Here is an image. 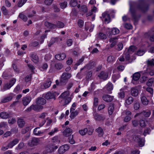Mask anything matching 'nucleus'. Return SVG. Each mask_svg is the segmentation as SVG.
I'll list each match as a JSON object with an SVG mask.
<instances>
[{"instance_id":"f257e3e1","label":"nucleus","mask_w":154,"mask_h":154,"mask_svg":"<svg viewBox=\"0 0 154 154\" xmlns=\"http://www.w3.org/2000/svg\"><path fill=\"white\" fill-rule=\"evenodd\" d=\"M69 91H66L62 93L59 97V103H60L62 105L64 106L67 105L71 101L73 97L72 94L69 97Z\"/></svg>"},{"instance_id":"f03ea898","label":"nucleus","mask_w":154,"mask_h":154,"mask_svg":"<svg viewBox=\"0 0 154 154\" xmlns=\"http://www.w3.org/2000/svg\"><path fill=\"white\" fill-rule=\"evenodd\" d=\"M71 77V74L68 72L63 73L61 77L60 82L61 83L65 84L67 82V80Z\"/></svg>"},{"instance_id":"7ed1b4c3","label":"nucleus","mask_w":154,"mask_h":154,"mask_svg":"<svg viewBox=\"0 0 154 154\" xmlns=\"http://www.w3.org/2000/svg\"><path fill=\"white\" fill-rule=\"evenodd\" d=\"M69 148V146L67 144L60 146L58 149V153L59 154H63L66 151H68Z\"/></svg>"},{"instance_id":"20e7f679","label":"nucleus","mask_w":154,"mask_h":154,"mask_svg":"<svg viewBox=\"0 0 154 154\" xmlns=\"http://www.w3.org/2000/svg\"><path fill=\"white\" fill-rule=\"evenodd\" d=\"M102 19L105 23L107 24L110 22L109 15L107 12H106L102 14Z\"/></svg>"},{"instance_id":"39448f33","label":"nucleus","mask_w":154,"mask_h":154,"mask_svg":"<svg viewBox=\"0 0 154 154\" xmlns=\"http://www.w3.org/2000/svg\"><path fill=\"white\" fill-rule=\"evenodd\" d=\"M16 80L14 79H12L8 83H7L4 86L2 89L3 91H5L8 89H10L15 83Z\"/></svg>"},{"instance_id":"423d86ee","label":"nucleus","mask_w":154,"mask_h":154,"mask_svg":"<svg viewBox=\"0 0 154 154\" xmlns=\"http://www.w3.org/2000/svg\"><path fill=\"white\" fill-rule=\"evenodd\" d=\"M141 114H142L145 117H148L151 114V112L150 110H144L141 112L138 113L136 114L134 116V118L140 116Z\"/></svg>"},{"instance_id":"0eeeda50","label":"nucleus","mask_w":154,"mask_h":154,"mask_svg":"<svg viewBox=\"0 0 154 154\" xmlns=\"http://www.w3.org/2000/svg\"><path fill=\"white\" fill-rule=\"evenodd\" d=\"M40 142V139L39 138H33L30 140L28 142L29 145L31 146H32L38 145Z\"/></svg>"},{"instance_id":"6e6552de","label":"nucleus","mask_w":154,"mask_h":154,"mask_svg":"<svg viewBox=\"0 0 154 154\" xmlns=\"http://www.w3.org/2000/svg\"><path fill=\"white\" fill-rule=\"evenodd\" d=\"M134 140L138 143L140 146L142 147L144 146V140L141 139L139 136H135Z\"/></svg>"},{"instance_id":"1a4fd4ad","label":"nucleus","mask_w":154,"mask_h":154,"mask_svg":"<svg viewBox=\"0 0 154 154\" xmlns=\"http://www.w3.org/2000/svg\"><path fill=\"white\" fill-rule=\"evenodd\" d=\"M44 97L47 100L51 99H55L54 93L53 92H48L45 94Z\"/></svg>"},{"instance_id":"9d476101","label":"nucleus","mask_w":154,"mask_h":154,"mask_svg":"<svg viewBox=\"0 0 154 154\" xmlns=\"http://www.w3.org/2000/svg\"><path fill=\"white\" fill-rule=\"evenodd\" d=\"M46 103V100L42 97H39L36 100V104L40 106L45 104Z\"/></svg>"},{"instance_id":"9b49d317","label":"nucleus","mask_w":154,"mask_h":154,"mask_svg":"<svg viewBox=\"0 0 154 154\" xmlns=\"http://www.w3.org/2000/svg\"><path fill=\"white\" fill-rule=\"evenodd\" d=\"M13 97V94H11L8 96L2 98L1 100V102L2 103H5L10 101L12 100Z\"/></svg>"},{"instance_id":"f8f14e48","label":"nucleus","mask_w":154,"mask_h":154,"mask_svg":"<svg viewBox=\"0 0 154 154\" xmlns=\"http://www.w3.org/2000/svg\"><path fill=\"white\" fill-rule=\"evenodd\" d=\"M31 100V98L30 97H24L22 99L23 104L24 106H26L30 103Z\"/></svg>"},{"instance_id":"ddd939ff","label":"nucleus","mask_w":154,"mask_h":154,"mask_svg":"<svg viewBox=\"0 0 154 154\" xmlns=\"http://www.w3.org/2000/svg\"><path fill=\"white\" fill-rule=\"evenodd\" d=\"M108 32H109L110 34L116 35L119 33V30L117 28H114L111 29H109V28L108 29Z\"/></svg>"},{"instance_id":"4468645a","label":"nucleus","mask_w":154,"mask_h":154,"mask_svg":"<svg viewBox=\"0 0 154 154\" xmlns=\"http://www.w3.org/2000/svg\"><path fill=\"white\" fill-rule=\"evenodd\" d=\"M108 73L107 72H101L98 75V76L100 78L104 80L106 79L108 77Z\"/></svg>"},{"instance_id":"2eb2a0df","label":"nucleus","mask_w":154,"mask_h":154,"mask_svg":"<svg viewBox=\"0 0 154 154\" xmlns=\"http://www.w3.org/2000/svg\"><path fill=\"white\" fill-rule=\"evenodd\" d=\"M103 99L106 102H110L112 100L113 97L108 95H105L103 96Z\"/></svg>"},{"instance_id":"dca6fc26","label":"nucleus","mask_w":154,"mask_h":154,"mask_svg":"<svg viewBox=\"0 0 154 154\" xmlns=\"http://www.w3.org/2000/svg\"><path fill=\"white\" fill-rule=\"evenodd\" d=\"M140 76V75L139 72H137L135 73L133 76V80H132V83L135 84V83L134 81H138Z\"/></svg>"},{"instance_id":"f3484780","label":"nucleus","mask_w":154,"mask_h":154,"mask_svg":"<svg viewBox=\"0 0 154 154\" xmlns=\"http://www.w3.org/2000/svg\"><path fill=\"white\" fill-rule=\"evenodd\" d=\"M113 86L111 82H109L106 86L105 89L107 90L108 93H111V91L113 89Z\"/></svg>"},{"instance_id":"a211bd4d","label":"nucleus","mask_w":154,"mask_h":154,"mask_svg":"<svg viewBox=\"0 0 154 154\" xmlns=\"http://www.w3.org/2000/svg\"><path fill=\"white\" fill-rule=\"evenodd\" d=\"M31 107H32V109L38 112L42 110L43 108L42 106H40L37 104L36 105H32Z\"/></svg>"},{"instance_id":"6ab92c4d","label":"nucleus","mask_w":154,"mask_h":154,"mask_svg":"<svg viewBox=\"0 0 154 154\" xmlns=\"http://www.w3.org/2000/svg\"><path fill=\"white\" fill-rule=\"evenodd\" d=\"M66 57V54L64 53H62L57 54L55 55V58L57 60H60L64 59Z\"/></svg>"},{"instance_id":"aec40b11","label":"nucleus","mask_w":154,"mask_h":154,"mask_svg":"<svg viewBox=\"0 0 154 154\" xmlns=\"http://www.w3.org/2000/svg\"><path fill=\"white\" fill-rule=\"evenodd\" d=\"M109 42L111 43L110 45L111 47H114L116 44L117 42V38H112L109 39Z\"/></svg>"},{"instance_id":"412c9836","label":"nucleus","mask_w":154,"mask_h":154,"mask_svg":"<svg viewBox=\"0 0 154 154\" xmlns=\"http://www.w3.org/2000/svg\"><path fill=\"white\" fill-rule=\"evenodd\" d=\"M141 101L142 104L144 105H147L149 103V101L144 96H143L141 97Z\"/></svg>"},{"instance_id":"4be33fe9","label":"nucleus","mask_w":154,"mask_h":154,"mask_svg":"<svg viewBox=\"0 0 154 154\" xmlns=\"http://www.w3.org/2000/svg\"><path fill=\"white\" fill-rule=\"evenodd\" d=\"M19 141L18 139H15L11 141L8 144L10 148H12L14 146L17 144Z\"/></svg>"},{"instance_id":"5701e85b","label":"nucleus","mask_w":154,"mask_h":154,"mask_svg":"<svg viewBox=\"0 0 154 154\" xmlns=\"http://www.w3.org/2000/svg\"><path fill=\"white\" fill-rule=\"evenodd\" d=\"M131 93L132 96L136 97L138 94V91L135 88H132L131 89Z\"/></svg>"},{"instance_id":"b1692460","label":"nucleus","mask_w":154,"mask_h":154,"mask_svg":"<svg viewBox=\"0 0 154 154\" xmlns=\"http://www.w3.org/2000/svg\"><path fill=\"white\" fill-rule=\"evenodd\" d=\"M125 101V104L128 105L131 104L133 102L134 99L132 97L129 96L126 98Z\"/></svg>"},{"instance_id":"393cba45","label":"nucleus","mask_w":154,"mask_h":154,"mask_svg":"<svg viewBox=\"0 0 154 154\" xmlns=\"http://www.w3.org/2000/svg\"><path fill=\"white\" fill-rule=\"evenodd\" d=\"M88 132V128H85L79 129V132L80 135L84 136Z\"/></svg>"},{"instance_id":"a878e982","label":"nucleus","mask_w":154,"mask_h":154,"mask_svg":"<svg viewBox=\"0 0 154 154\" xmlns=\"http://www.w3.org/2000/svg\"><path fill=\"white\" fill-rule=\"evenodd\" d=\"M32 60L35 63H37L39 61V59L38 56L35 54H33L31 55Z\"/></svg>"},{"instance_id":"bb28decb","label":"nucleus","mask_w":154,"mask_h":154,"mask_svg":"<svg viewBox=\"0 0 154 154\" xmlns=\"http://www.w3.org/2000/svg\"><path fill=\"white\" fill-rule=\"evenodd\" d=\"M72 132V130L71 129L68 128H67L63 132L64 135L66 137H68L69 134Z\"/></svg>"},{"instance_id":"cd10ccee","label":"nucleus","mask_w":154,"mask_h":154,"mask_svg":"<svg viewBox=\"0 0 154 154\" xmlns=\"http://www.w3.org/2000/svg\"><path fill=\"white\" fill-rule=\"evenodd\" d=\"M95 119L98 121L103 120L105 118L102 115H99L96 113L94 114Z\"/></svg>"},{"instance_id":"c85d7f7f","label":"nucleus","mask_w":154,"mask_h":154,"mask_svg":"<svg viewBox=\"0 0 154 154\" xmlns=\"http://www.w3.org/2000/svg\"><path fill=\"white\" fill-rule=\"evenodd\" d=\"M70 4L71 6L72 7H75L77 6L78 8H79L80 5H77L78 3L76 0H71L70 2Z\"/></svg>"},{"instance_id":"c756f323","label":"nucleus","mask_w":154,"mask_h":154,"mask_svg":"<svg viewBox=\"0 0 154 154\" xmlns=\"http://www.w3.org/2000/svg\"><path fill=\"white\" fill-rule=\"evenodd\" d=\"M39 128H35L33 131V133L35 135L37 136H39L43 133V132L42 131L38 130Z\"/></svg>"},{"instance_id":"7c9ffc66","label":"nucleus","mask_w":154,"mask_h":154,"mask_svg":"<svg viewBox=\"0 0 154 154\" xmlns=\"http://www.w3.org/2000/svg\"><path fill=\"white\" fill-rule=\"evenodd\" d=\"M45 24L46 26L49 28L52 29L55 28L56 27V26L55 25L48 22H45Z\"/></svg>"},{"instance_id":"2f4dec72","label":"nucleus","mask_w":154,"mask_h":154,"mask_svg":"<svg viewBox=\"0 0 154 154\" xmlns=\"http://www.w3.org/2000/svg\"><path fill=\"white\" fill-rule=\"evenodd\" d=\"M0 117L3 119H7L9 118V115L6 112H2L0 114Z\"/></svg>"},{"instance_id":"473e14b6","label":"nucleus","mask_w":154,"mask_h":154,"mask_svg":"<svg viewBox=\"0 0 154 154\" xmlns=\"http://www.w3.org/2000/svg\"><path fill=\"white\" fill-rule=\"evenodd\" d=\"M48 65L46 63H43L40 67V69L43 71H46L48 68Z\"/></svg>"},{"instance_id":"72a5a7b5","label":"nucleus","mask_w":154,"mask_h":154,"mask_svg":"<svg viewBox=\"0 0 154 154\" xmlns=\"http://www.w3.org/2000/svg\"><path fill=\"white\" fill-rule=\"evenodd\" d=\"M114 107L112 104H110L108 108V112L109 115H111L114 111Z\"/></svg>"},{"instance_id":"f704fd0d","label":"nucleus","mask_w":154,"mask_h":154,"mask_svg":"<svg viewBox=\"0 0 154 154\" xmlns=\"http://www.w3.org/2000/svg\"><path fill=\"white\" fill-rule=\"evenodd\" d=\"M17 123L19 126L20 127H23L25 124V121L22 119H19L17 121Z\"/></svg>"},{"instance_id":"c9c22d12","label":"nucleus","mask_w":154,"mask_h":154,"mask_svg":"<svg viewBox=\"0 0 154 154\" xmlns=\"http://www.w3.org/2000/svg\"><path fill=\"white\" fill-rule=\"evenodd\" d=\"M51 82L50 79L48 80L43 84L45 88H49L51 85Z\"/></svg>"},{"instance_id":"e433bc0d","label":"nucleus","mask_w":154,"mask_h":154,"mask_svg":"<svg viewBox=\"0 0 154 154\" xmlns=\"http://www.w3.org/2000/svg\"><path fill=\"white\" fill-rule=\"evenodd\" d=\"M97 132L98 134L99 137H102L103 134V131L102 129L100 127H99L96 129Z\"/></svg>"},{"instance_id":"4c0bfd02","label":"nucleus","mask_w":154,"mask_h":154,"mask_svg":"<svg viewBox=\"0 0 154 154\" xmlns=\"http://www.w3.org/2000/svg\"><path fill=\"white\" fill-rule=\"evenodd\" d=\"M136 49V48L133 46H131L129 48L128 51L129 54H131Z\"/></svg>"},{"instance_id":"58836bf2","label":"nucleus","mask_w":154,"mask_h":154,"mask_svg":"<svg viewBox=\"0 0 154 154\" xmlns=\"http://www.w3.org/2000/svg\"><path fill=\"white\" fill-rule=\"evenodd\" d=\"M70 112V117L71 119H73L78 114L77 111H75L73 112Z\"/></svg>"},{"instance_id":"ea45409f","label":"nucleus","mask_w":154,"mask_h":154,"mask_svg":"<svg viewBox=\"0 0 154 154\" xmlns=\"http://www.w3.org/2000/svg\"><path fill=\"white\" fill-rule=\"evenodd\" d=\"M97 37L99 39H105L106 38V36L103 33H100L97 35Z\"/></svg>"},{"instance_id":"a19ab883","label":"nucleus","mask_w":154,"mask_h":154,"mask_svg":"<svg viewBox=\"0 0 154 154\" xmlns=\"http://www.w3.org/2000/svg\"><path fill=\"white\" fill-rule=\"evenodd\" d=\"M1 11L4 15H7L8 14V11L4 6H2L1 8Z\"/></svg>"},{"instance_id":"79ce46f5","label":"nucleus","mask_w":154,"mask_h":154,"mask_svg":"<svg viewBox=\"0 0 154 154\" xmlns=\"http://www.w3.org/2000/svg\"><path fill=\"white\" fill-rule=\"evenodd\" d=\"M116 60L115 57L112 56H109L107 59V61L108 62H112L115 61Z\"/></svg>"},{"instance_id":"37998d69","label":"nucleus","mask_w":154,"mask_h":154,"mask_svg":"<svg viewBox=\"0 0 154 154\" xmlns=\"http://www.w3.org/2000/svg\"><path fill=\"white\" fill-rule=\"evenodd\" d=\"M51 140L52 142L54 143H59L60 142V141L58 139V138L57 136H55L53 137Z\"/></svg>"},{"instance_id":"c03bdc74","label":"nucleus","mask_w":154,"mask_h":154,"mask_svg":"<svg viewBox=\"0 0 154 154\" xmlns=\"http://www.w3.org/2000/svg\"><path fill=\"white\" fill-rule=\"evenodd\" d=\"M123 48V44L122 42H119L117 45V47L116 48V49L119 51H120L122 50Z\"/></svg>"},{"instance_id":"a18cd8bd","label":"nucleus","mask_w":154,"mask_h":154,"mask_svg":"<svg viewBox=\"0 0 154 154\" xmlns=\"http://www.w3.org/2000/svg\"><path fill=\"white\" fill-rule=\"evenodd\" d=\"M27 0H20L18 3V6L19 7L22 6L26 2Z\"/></svg>"},{"instance_id":"49530a36","label":"nucleus","mask_w":154,"mask_h":154,"mask_svg":"<svg viewBox=\"0 0 154 154\" xmlns=\"http://www.w3.org/2000/svg\"><path fill=\"white\" fill-rule=\"evenodd\" d=\"M134 108L136 110L140 108V104L139 102H136L134 104Z\"/></svg>"},{"instance_id":"de8ad7c7","label":"nucleus","mask_w":154,"mask_h":154,"mask_svg":"<svg viewBox=\"0 0 154 154\" xmlns=\"http://www.w3.org/2000/svg\"><path fill=\"white\" fill-rule=\"evenodd\" d=\"M55 67L56 69H60L63 68V66L62 64L60 63H57L55 64Z\"/></svg>"},{"instance_id":"09e8293b","label":"nucleus","mask_w":154,"mask_h":154,"mask_svg":"<svg viewBox=\"0 0 154 154\" xmlns=\"http://www.w3.org/2000/svg\"><path fill=\"white\" fill-rule=\"evenodd\" d=\"M125 93L123 91L120 90V92L118 93V97L119 98L122 99L125 97Z\"/></svg>"},{"instance_id":"8fccbe9b","label":"nucleus","mask_w":154,"mask_h":154,"mask_svg":"<svg viewBox=\"0 0 154 154\" xmlns=\"http://www.w3.org/2000/svg\"><path fill=\"white\" fill-rule=\"evenodd\" d=\"M19 17L21 19H22L24 21H26L27 20V17L22 13L20 14L19 15Z\"/></svg>"},{"instance_id":"3c124183","label":"nucleus","mask_w":154,"mask_h":154,"mask_svg":"<svg viewBox=\"0 0 154 154\" xmlns=\"http://www.w3.org/2000/svg\"><path fill=\"white\" fill-rule=\"evenodd\" d=\"M58 131V128H55L54 130H53L51 131L48 133V134L50 135H52L54 134L55 133L57 132Z\"/></svg>"},{"instance_id":"603ef678","label":"nucleus","mask_w":154,"mask_h":154,"mask_svg":"<svg viewBox=\"0 0 154 154\" xmlns=\"http://www.w3.org/2000/svg\"><path fill=\"white\" fill-rule=\"evenodd\" d=\"M80 12H86L87 11V7L85 5H83L81 7L80 9Z\"/></svg>"},{"instance_id":"864d4df0","label":"nucleus","mask_w":154,"mask_h":154,"mask_svg":"<svg viewBox=\"0 0 154 154\" xmlns=\"http://www.w3.org/2000/svg\"><path fill=\"white\" fill-rule=\"evenodd\" d=\"M145 53V51L143 49H140L138 51L137 54L138 56H141L143 55Z\"/></svg>"},{"instance_id":"5fc2aeb1","label":"nucleus","mask_w":154,"mask_h":154,"mask_svg":"<svg viewBox=\"0 0 154 154\" xmlns=\"http://www.w3.org/2000/svg\"><path fill=\"white\" fill-rule=\"evenodd\" d=\"M60 5L61 8L64 9L67 7V3L66 2L61 3L60 4Z\"/></svg>"},{"instance_id":"6e6d98bb","label":"nucleus","mask_w":154,"mask_h":154,"mask_svg":"<svg viewBox=\"0 0 154 154\" xmlns=\"http://www.w3.org/2000/svg\"><path fill=\"white\" fill-rule=\"evenodd\" d=\"M151 131V130L150 128H146L144 131L143 133V135L145 136L147 134H149V133Z\"/></svg>"},{"instance_id":"4d7b16f0","label":"nucleus","mask_w":154,"mask_h":154,"mask_svg":"<svg viewBox=\"0 0 154 154\" xmlns=\"http://www.w3.org/2000/svg\"><path fill=\"white\" fill-rule=\"evenodd\" d=\"M120 76L119 74H114L112 76V78L114 82H115L116 80L119 79Z\"/></svg>"},{"instance_id":"13d9d810","label":"nucleus","mask_w":154,"mask_h":154,"mask_svg":"<svg viewBox=\"0 0 154 154\" xmlns=\"http://www.w3.org/2000/svg\"><path fill=\"white\" fill-rule=\"evenodd\" d=\"M47 115V113L44 112L39 114L38 115V117L40 118L43 119L45 118Z\"/></svg>"},{"instance_id":"bf43d9fd","label":"nucleus","mask_w":154,"mask_h":154,"mask_svg":"<svg viewBox=\"0 0 154 154\" xmlns=\"http://www.w3.org/2000/svg\"><path fill=\"white\" fill-rule=\"evenodd\" d=\"M78 24L79 27H82L84 25V22L82 20H79L78 21Z\"/></svg>"},{"instance_id":"052dcab7","label":"nucleus","mask_w":154,"mask_h":154,"mask_svg":"<svg viewBox=\"0 0 154 154\" xmlns=\"http://www.w3.org/2000/svg\"><path fill=\"white\" fill-rule=\"evenodd\" d=\"M64 24L62 22L58 21L57 23V26L58 28H62L64 27Z\"/></svg>"},{"instance_id":"680f3d73","label":"nucleus","mask_w":154,"mask_h":154,"mask_svg":"<svg viewBox=\"0 0 154 154\" xmlns=\"http://www.w3.org/2000/svg\"><path fill=\"white\" fill-rule=\"evenodd\" d=\"M147 63L148 65L154 66V60L152 59L151 60H148Z\"/></svg>"},{"instance_id":"e2e57ef3","label":"nucleus","mask_w":154,"mask_h":154,"mask_svg":"<svg viewBox=\"0 0 154 154\" xmlns=\"http://www.w3.org/2000/svg\"><path fill=\"white\" fill-rule=\"evenodd\" d=\"M140 125L142 127H144L146 126L145 122L143 120H141L140 122Z\"/></svg>"},{"instance_id":"0e129e2a","label":"nucleus","mask_w":154,"mask_h":154,"mask_svg":"<svg viewBox=\"0 0 154 154\" xmlns=\"http://www.w3.org/2000/svg\"><path fill=\"white\" fill-rule=\"evenodd\" d=\"M29 127H27L22 130L21 133L23 134H24L26 133L27 131H29Z\"/></svg>"},{"instance_id":"69168bd1","label":"nucleus","mask_w":154,"mask_h":154,"mask_svg":"<svg viewBox=\"0 0 154 154\" xmlns=\"http://www.w3.org/2000/svg\"><path fill=\"white\" fill-rule=\"evenodd\" d=\"M132 125L134 127H136L138 125V122L136 120H133L132 121Z\"/></svg>"},{"instance_id":"338daca9","label":"nucleus","mask_w":154,"mask_h":154,"mask_svg":"<svg viewBox=\"0 0 154 154\" xmlns=\"http://www.w3.org/2000/svg\"><path fill=\"white\" fill-rule=\"evenodd\" d=\"M153 80L152 79H149L146 83V85L148 86H151L152 85Z\"/></svg>"},{"instance_id":"774afa93","label":"nucleus","mask_w":154,"mask_h":154,"mask_svg":"<svg viewBox=\"0 0 154 154\" xmlns=\"http://www.w3.org/2000/svg\"><path fill=\"white\" fill-rule=\"evenodd\" d=\"M124 26L126 28L128 29H130L132 28V26L129 23L125 24Z\"/></svg>"}]
</instances>
